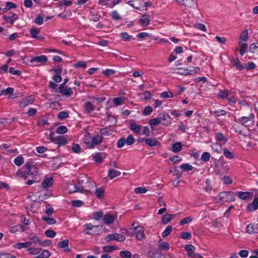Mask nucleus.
<instances>
[{"instance_id": "obj_9", "label": "nucleus", "mask_w": 258, "mask_h": 258, "mask_svg": "<svg viewBox=\"0 0 258 258\" xmlns=\"http://www.w3.org/2000/svg\"><path fill=\"white\" fill-rule=\"evenodd\" d=\"M215 138L220 146L225 145L228 141V139L221 132L216 134Z\"/></svg>"}, {"instance_id": "obj_47", "label": "nucleus", "mask_w": 258, "mask_h": 258, "mask_svg": "<svg viewBox=\"0 0 258 258\" xmlns=\"http://www.w3.org/2000/svg\"><path fill=\"white\" fill-rule=\"evenodd\" d=\"M120 255L122 258H131L132 257V253L129 251H121L120 252Z\"/></svg>"}, {"instance_id": "obj_49", "label": "nucleus", "mask_w": 258, "mask_h": 258, "mask_svg": "<svg viewBox=\"0 0 258 258\" xmlns=\"http://www.w3.org/2000/svg\"><path fill=\"white\" fill-rule=\"evenodd\" d=\"M180 167L183 171H189L193 169L192 166L188 163L183 164Z\"/></svg>"}, {"instance_id": "obj_58", "label": "nucleus", "mask_w": 258, "mask_h": 258, "mask_svg": "<svg viewBox=\"0 0 258 258\" xmlns=\"http://www.w3.org/2000/svg\"><path fill=\"white\" fill-rule=\"evenodd\" d=\"M2 90L3 92V95H11L14 92V89L12 87H8L7 89H3Z\"/></svg>"}, {"instance_id": "obj_27", "label": "nucleus", "mask_w": 258, "mask_h": 258, "mask_svg": "<svg viewBox=\"0 0 258 258\" xmlns=\"http://www.w3.org/2000/svg\"><path fill=\"white\" fill-rule=\"evenodd\" d=\"M42 219L49 225H53L56 223V221L54 218L47 217L46 215H43Z\"/></svg>"}, {"instance_id": "obj_26", "label": "nucleus", "mask_w": 258, "mask_h": 258, "mask_svg": "<svg viewBox=\"0 0 258 258\" xmlns=\"http://www.w3.org/2000/svg\"><path fill=\"white\" fill-rule=\"evenodd\" d=\"M236 195L240 199L242 200H246L250 197V193L248 191H239L236 193Z\"/></svg>"}, {"instance_id": "obj_51", "label": "nucleus", "mask_w": 258, "mask_h": 258, "mask_svg": "<svg viewBox=\"0 0 258 258\" xmlns=\"http://www.w3.org/2000/svg\"><path fill=\"white\" fill-rule=\"evenodd\" d=\"M211 155L208 152H205L203 153L201 156V160L203 161H208L210 160Z\"/></svg>"}, {"instance_id": "obj_42", "label": "nucleus", "mask_w": 258, "mask_h": 258, "mask_svg": "<svg viewBox=\"0 0 258 258\" xmlns=\"http://www.w3.org/2000/svg\"><path fill=\"white\" fill-rule=\"evenodd\" d=\"M223 154L228 159H232L234 158V154L233 152H230L228 149H224L223 150Z\"/></svg>"}, {"instance_id": "obj_36", "label": "nucleus", "mask_w": 258, "mask_h": 258, "mask_svg": "<svg viewBox=\"0 0 258 258\" xmlns=\"http://www.w3.org/2000/svg\"><path fill=\"white\" fill-rule=\"evenodd\" d=\"M30 32L32 38H37V35L39 33L40 30L37 28L33 27L30 29Z\"/></svg>"}, {"instance_id": "obj_38", "label": "nucleus", "mask_w": 258, "mask_h": 258, "mask_svg": "<svg viewBox=\"0 0 258 258\" xmlns=\"http://www.w3.org/2000/svg\"><path fill=\"white\" fill-rule=\"evenodd\" d=\"M172 227L171 225H168L165 230L162 232V236L164 238L167 237L172 232Z\"/></svg>"}, {"instance_id": "obj_25", "label": "nucleus", "mask_w": 258, "mask_h": 258, "mask_svg": "<svg viewBox=\"0 0 258 258\" xmlns=\"http://www.w3.org/2000/svg\"><path fill=\"white\" fill-rule=\"evenodd\" d=\"M183 5L190 8L195 9L197 8V4L196 0H186L185 3H183Z\"/></svg>"}, {"instance_id": "obj_37", "label": "nucleus", "mask_w": 258, "mask_h": 258, "mask_svg": "<svg viewBox=\"0 0 258 258\" xmlns=\"http://www.w3.org/2000/svg\"><path fill=\"white\" fill-rule=\"evenodd\" d=\"M161 122V117L154 118L150 119L149 123L151 125L156 126Z\"/></svg>"}, {"instance_id": "obj_13", "label": "nucleus", "mask_w": 258, "mask_h": 258, "mask_svg": "<svg viewBox=\"0 0 258 258\" xmlns=\"http://www.w3.org/2000/svg\"><path fill=\"white\" fill-rule=\"evenodd\" d=\"M142 140L145 141V143L150 147L160 145V143L157 141V139L155 138H143L142 139Z\"/></svg>"}, {"instance_id": "obj_32", "label": "nucleus", "mask_w": 258, "mask_h": 258, "mask_svg": "<svg viewBox=\"0 0 258 258\" xmlns=\"http://www.w3.org/2000/svg\"><path fill=\"white\" fill-rule=\"evenodd\" d=\"M125 99V98L123 97H116L113 99V102L116 106H119L122 104Z\"/></svg>"}, {"instance_id": "obj_56", "label": "nucleus", "mask_w": 258, "mask_h": 258, "mask_svg": "<svg viewBox=\"0 0 258 258\" xmlns=\"http://www.w3.org/2000/svg\"><path fill=\"white\" fill-rule=\"evenodd\" d=\"M67 128L66 126L61 125L57 128L56 132L59 134H63L67 132Z\"/></svg>"}, {"instance_id": "obj_62", "label": "nucleus", "mask_w": 258, "mask_h": 258, "mask_svg": "<svg viewBox=\"0 0 258 258\" xmlns=\"http://www.w3.org/2000/svg\"><path fill=\"white\" fill-rule=\"evenodd\" d=\"M126 139L124 138H120L117 142V146L118 148H121L126 144Z\"/></svg>"}, {"instance_id": "obj_4", "label": "nucleus", "mask_w": 258, "mask_h": 258, "mask_svg": "<svg viewBox=\"0 0 258 258\" xmlns=\"http://www.w3.org/2000/svg\"><path fill=\"white\" fill-rule=\"evenodd\" d=\"M136 238L140 240H142L145 238L144 229L142 226H137L134 227Z\"/></svg>"}, {"instance_id": "obj_1", "label": "nucleus", "mask_w": 258, "mask_h": 258, "mask_svg": "<svg viewBox=\"0 0 258 258\" xmlns=\"http://www.w3.org/2000/svg\"><path fill=\"white\" fill-rule=\"evenodd\" d=\"M39 172V168L36 163L32 161L27 162L21 168L17 170L16 173L18 177L25 179L31 176L34 177Z\"/></svg>"}, {"instance_id": "obj_40", "label": "nucleus", "mask_w": 258, "mask_h": 258, "mask_svg": "<svg viewBox=\"0 0 258 258\" xmlns=\"http://www.w3.org/2000/svg\"><path fill=\"white\" fill-rule=\"evenodd\" d=\"M41 248L39 247H29L28 250L29 251L30 254L36 255L38 254L41 251Z\"/></svg>"}, {"instance_id": "obj_57", "label": "nucleus", "mask_w": 258, "mask_h": 258, "mask_svg": "<svg viewBox=\"0 0 258 258\" xmlns=\"http://www.w3.org/2000/svg\"><path fill=\"white\" fill-rule=\"evenodd\" d=\"M111 16L112 19L118 20L121 19V17L118 13L116 11H113L111 13Z\"/></svg>"}, {"instance_id": "obj_11", "label": "nucleus", "mask_w": 258, "mask_h": 258, "mask_svg": "<svg viewBox=\"0 0 258 258\" xmlns=\"http://www.w3.org/2000/svg\"><path fill=\"white\" fill-rule=\"evenodd\" d=\"M53 183V178L52 177H46L41 183V186L44 189L50 187Z\"/></svg>"}, {"instance_id": "obj_34", "label": "nucleus", "mask_w": 258, "mask_h": 258, "mask_svg": "<svg viewBox=\"0 0 258 258\" xmlns=\"http://www.w3.org/2000/svg\"><path fill=\"white\" fill-rule=\"evenodd\" d=\"M67 141L66 139L60 136H57L56 141L55 143L59 146H63L67 144Z\"/></svg>"}, {"instance_id": "obj_55", "label": "nucleus", "mask_w": 258, "mask_h": 258, "mask_svg": "<svg viewBox=\"0 0 258 258\" xmlns=\"http://www.w3.org/2000/svg\"><path fill=\"white\" fill-rule=\"evenodd\" d=\"M215 116H223L226 114V112L223 110H218L214 111L212 113Z\"/></svg>"}, {"instance_id": "obj_24", "label": "nucleus", "mask_w": 258, "mask_h": 258, "mask_svg": "<svg viewBox=\"0 0 258 258\" xmlns=\"http://www.w3.org/2000/svg\"><path fill=\"white\" fill-rule=\"evenodd\" d=\"M120 171L114 169H109L108 172V176L111 179L120 175Z\"/></svg>"}, {"instance_id": "obj_48", "label": "nucleus", "mask_w": 258, "mask_h": 258, "mask_svg": "<svg viewBox=\"0 0 258 258\" xmlns=\"http://www.w3.org/2000/svg\"><path fill=\"white\" fill-rule=\"evenodd\" d=\"M24 163V159L22 156L17 157L14 160V163L17 166H20Z\"/></svg>"}, {"instance_id": "obj_59", "label": "nucleus", "mask_w": 258, "mask_h": 258, "mask_svg": "<svg viewBox=\"0 0 258 258\" xmlns=\"http://www.w3.org/2000/svg\"><path fill=\"white\" fill-rule=\"evenodd\" d=\"M69 116V114L67 111H61L60 112L58 115L57 117L59 119H63L67 118Z\"/></svg>"}, {"instance_id": "obj_46", "label": "nucleus", "mask_w": 258, "mask_h": 258, "mask_svg": "<svg viewBox=\"0 0 258 258\" xmlns=\"http://www.w3.org/2000/svg\"><path fill=\"white\" fill-rule=\"evenodd\" d=\"M173 95L171 92H163L160 94V97L162 98H172Z\"/></svg>"}, {"instance_id": "obj_52", "label": "nucleus", "mask_w": 258, "mask_h": 258, "mask_svg": "<svg viewBox=\"0 0 258 258\" xmlns=\"http://www.w3.org/2000/svg\"><path fill=\"white\" fill-rule=\"evenodd\" d=\"M45 235L47 237L52 238L56 235V232L52 230H47L45 232Z\"/></svg>"}, {"instance_id": "obj_35", "label": "nucleus", "mask_w": 258, "mask_h": 258, "mask_svg": "<svg viewBox=\"0 0 258 258\" xmlns=\"http://www.w3.org/2000/svg\"><path fill=\"white\" fill-rule=\"evenodd\" d=\"M95 194L98 198L102 199L104 195V189L103 188H96Z\"/></svg>"}, {"instance_id": "obj_16", "label": "nucleus", "mask_w": 258, "mask_h": 258, "mask_svg": "<svg viewBox=\"0 0 258 258\" xmlns=\"http://www.w3.org/2000/svg\"><path fill=\"white\" fill-rule=\"evenodd\" d=\"M84 226L86 228V229L88 230H92L94 228L95 229L93 231V233L89 232V231H86V234L88 235H93L95 233H96L98 232V230H97V229L99 227L98 225H93L91 223L86 224L84 225Z\"/></svg>"}, {"instance_id": "obj_8", "label": "nucleus", "mask_w": 258, "mask_h": 258, "mask_svg": "<svg viewBox=\"0 0 258 258\" xmlns=\"http://www.w3.org/2000/svg\"><path fill=\"white\" fill-rule=\"evenodd\" d=\"M246 230L248 234H258V224H249L246 226Z\"/></svg>"}, {"instance_id": "obj_61", "label": "nucleus", "mask_w": 258, "mask_h": 258, "mask_svg": "<svg viewBox=\"0 0 258 258\" xmlns=\"http://www.w3.org/2000/svg\"><path fill=\"white\" fill-rule=\"evenodd\" d=\"M115 73V71L111 69H106L103 71L102 74L104 76H110L113 75Z\"/></svg>"}, {"instance_id": "obj_17", "label": "nucleus", "mask_w": 258, "mask_h": 258, "mask_svg": "<svg viewBox=\"0 0 258 258\" xmlns=\"http://www.w3.org/2000/svg\"><path fill=\"white\" fill-rule=\"evenodd\" d=\"M254 114L252 113H250L247 116H242L239 119V122L243 125H245L248 121L252 120L254 118Z\"/></svg>"}, {"instance_id": "obj_33", "label": "nucleus", "mask_w": 258, "mask_h": 258, "mask_svg": "<svg viewBox=\"0 0 258 258\" xmlns=\"http://www.w3.org/2000/svg\"><path fill=\"white\" fill-rule=\"evenodd\" d=\"M182 149V144L181 142H177L172 145V151L178 152Z\"/></svg>"}, {"instance_id": "obj_44", "label": "nucleus", "mask_w": 258, "mask_h": 258, "mask_svg": "<svg viewBox=\"0 0 258 258\" xmlns=\"http://www.w3.org/2000/svg\"><path fill=\"white\" fill-rule=\"evenodd\" d=\"M193 219H194L193 217H192L191 216L184 218L180 221L179 224L180 225H183L184 224H186L187 223H188L191 222L192 221Z\"/></svg>"}, {"instance_id": "obj_14", "label": "nucleus", "mask_w": 258, "mask_h": 258, "mask_svg": "<svg viewBox=\"0 0 258 258\" xmlns=\"http://www.w3.org/2000/svg\"><path fill=\"white\" fill-rule=\"evenodd\" d=\"M106 157V155L104 153H96L93 155V160L97 163H102L104 159Z\"/></svg>"}, {"instance_id": "obj_30", "label": "nucleus", "mask_w": 258, "mask_h": 258, "mask_svg": "<svg viewBox=\"0 0 258 258\" xmlns=\"http://www.w3.org/2000/svg\"><path fill=\"white\" fill-rule=\"evenodd\" d=\"M85 110L87 113L93 111L95 109L94 106L90 102H87L85 103Z\"/></svg>"}, {"instance_id": "obj_50", "label": "nucleus", "mask_w": 258, "mask_h": 258, "mask_svg": "<svg viewBox=\"0 0 258 258\" xmlns=\"http://www.w3.org/2000/svg\"><path fill=\"white\" fill-rule=\"evenodd\" d=\"M218 95L220 98H226L228 96V91L227 90H220Z\"/></svg>"}, {"instance_id": "obj_43", "label": "nucleus", "mask_w": 258, "mask_h": 258, "mask_svg": "<svg viewBox=\"0 0 258 258\" xmlns=\"http://www.w3.org/2000/svg\"><path fill=\"white\" fill-rule=\"evenodd\" d=\"M213 150L216 153H220L222 151L221 146L217 143H213L211 145Z\"/></svg>"}, {"instance_id": "obj_6", "label": "nucleus", "mask_w": 258, "mask_h": 258, "mask_svg": "<svg viewBox=\"0 0 258 258\" xmlns=\"http://www.w3.org/2000/svg\"><path fill=\"white\" fill-rule=\"evenodd\" d=\"M34 98L32 96L24 98L19 101V106L21 108H24L26 106L32 104L34 102Z\"/></svg>"}, {"instance_id": "obj_45", "label": "nucleus", "mask_w": 258, "mask_h": 258, "mask_svg": "<svg viewBox=\"0 0 258 258\" xmlns=\"http://www.w3.org/2000/svg\"><path fill=\"white\" fill-rule=\"evenodd\" d=\"M103 216V213L102 211H97L93 213V218L97 220H100Z\"/></svg>"}, {"instance_id": "obj_21", "label": "nucleus", "mask_w": 258, "mask_h": 258, "mask_svg": "<svg viewBox=\"0 0 258 258\" xmlns=\"http://www.w3.org/2000/svg\"><path fill=\"white\" fill-rule=\"evenodd\" d=\"M102 140L103 137L101 135H97L92 138L91 143L93 145V148H94L96 145H99L102 142Z\"/></svg>"}, {"instance_id": "obj_63", "label": "nucleus", "mask_w": 258, "mask_h": 258, "mask_svg": "<svg viewBox=\"0 0 258 258\" xmlns=\"http://www.w3.org/2000/svg\"><path fill=\"white\" fill-rule=\"evenodd\" d=\"M134 191L136 194H144L147 191V189L143 187H137L134 189Z\"/></svg>"}, {"instance_id": "obj_12", "label": "nucleus", "mask_w": 258, "mask_h": 258, "mask_svg": "<svg viewBox=\"0 0 258 258\" xmlns=\"http://www.w3.org/2000/svg\"><path fill=\"white\" fill-rule=\"evenodd\" d=\"M92 140V138L91 134L89 133H86L85 135L84 143L88 148L93 149V145L91 143Z\"/></svg>"}, {"instance_id": "obj_7", "label": "nucleus", "mask_w": 258, "mask_h": 258, "mask_svg": "<svg viewBox=\"0 0 258 258\" xmlns=\"http://www.w3.org/2000/svg\"><path fill=\"white\" fill-rule=\"evenodd\" d=\"M116 218L117 216L116 215L106 214L104 215L103 221L105 224L109 225L113 223Z\"/></svg>"}, {"instance_id": "obj_19", "label": "nucleus", "mask_w": 258, "mask_h": 258, "mask_svg": "<svg viewBox=\"0 0 258 258\" xmlns=\"http://www.w3.org/2000/svg\"><path fill=\"white\" fill-rule=\"evenodd\" d=\"M69 239H65L63 241L59 242L58 243V246L59 248H63L65 251H70V249L69 248Z\"/></svg>"}, {"instance_id": "obj_53", "label": "nucleus", "mask_w": 258, "mask_h": 258, "mask_svg": "<svg viewBox=\"0 0 258 258\" xmlns=\"http://www.w3.org/2000/svg\"><path fill=\"white\" fill-rule=\"evenodd\" d=\"M159 248L164 250H167L170 248L169 244L167 242H163L159 244Z\"/></svg>"}, {"instance_id": "obj_29", "label": "nucleus", "mask_w": 258, "mask_h": 258, "mask_svg": "<svg viewBox=\"0 0 258 258\" xmlns=\"http://www.w3.org/2000/svg\"><path fill=\"white\" fill-rule=\"evenodd\" d=\"M28 242L31 243V245L33 243L35 244L36 246L42 245V243L40 241L39 238L36 236H33L32 237H30V241Z\"/></svg>"}, {"instance_id": "obj_22", "label": "nucleus", "mask_w": 258, "mask_h": 258, "mask_svg": "<svg viewBox=\"0 0 258 258\" xmlns=\"http://www.w3.org/2000/svg\"><path fill=\"white\" fill-rule=\"evenodd\" d=\"M195 248V247L192 244H187L185 245L184 249L187 251V256L188 257L192 256Z\"/></svg>"}, {"instance_id": "obj_64", "label": "nucleus", "mask_w": 258, "mask_h": 258, "mask_svg": "<svg viewBox=\"0 0 258 258\" xmlns=\"http://www.w3.org/2000/svg\"><path fill=\"white\" fill-rule=\"evenodd\" d=\"M9 72L10 74L14 75L20 76L21 74V72L20 71L16 70L13 67H11L10 68Z\"/></svg>"}, {"instance_id": "obj_41", "label": "nucleus", "mask_w": 258, "mask_h": 258, "mask_svg": "<svg viewBox=\"0 0 258 258\" xmlns=\"http://www.w3.org/2000/svg\"><path fill=\"white\" fill-rule=\"evenodd\" d=\"M118 249V247L115 246H105L103 247V250L104 252H110L114 250Z\"/></svg>"}, {"instance_id": "obj_28", "label": "nucleus", "mask_w": 258, "mask_h": 258, "mask_svg": "<svg viewBox=\"0 0 258 258\" xmlns=\"http://www.w3.org/2000/svg\"><path fill=\"white\" fill-rule=\"evenodd\" d=\"M142 0H135L134 1H129L127 3L134 8L139 10L140 9V3Z\"/></svg>"}, {"instance_id": "obj_15", "label": "nucleus", "mask_w": 258, "mask_h": 258, "mask_svg": "<svg viewBox=\"0 0 258 258\" xmlns=\"http://www.w3.org/2000/svg\"><path fill=\"white\" fill-rule=\"evenodd\" d=\"M178 214H179V213L176 214H165L162 217V221L163 224H166L169 222L173 218L176 217V216Z\"/></svg>"}, {"instance_id": "obj_39", "label": "nucleus", "mask_w": 258, "mask_h": 258, "mask_svg": "<svg viewBox=\"0 0 258 258\" xmlns=\"http://www.w3.org/2000/svg\"><path fill=\"white\" fill-rule=\"evenodd\" d=\"M50 255V252L47 250H44L37 256L34 258H48Z\"/></svg>"}, {"instance_id": "obj_23", "label": "nucleus", "mask_w": 258, "mask_h": 258, "mask_svg": "<svg viewBox=\"0 0 258 258\" xmlns=\"http://www.w3.org/2000/svg\"><path fill=\"white\" fill-rule=\"evenodd\" d=\"M31 246V243L27 242H18L15 244L14 247L17 249H22L24 248H28Z\"/></svg>"}, {"instance_id": "obj_5", "label": "nucleus", "mask_w": 258, "mask_h": 258, "mask_svg": "<svg viewBox=\"0 0 258 258\" xmlns=\"http://www.w3.org/2000/svg\"><path fill=\"white\" fill-rule=\"evenodd\" d=\"M58 92L63 95L70 96L73 93V91L72 89L71 88H68L66 85H64V83L61 84L58 88Z\"/></svg>"}, {"instance_id": "obj_18", "label": "nucleus", "mask_w": 258, "mask_h": 258, "mask_svg": "<svg viewBox=\"0 0 258 258\" xmlns=\"http://www.w3.org/2000/svg\"><path fill=\"white\" fill-rule=\"evenodd\" d=\"M247 208L249 211H253L257 210L258 209V198H254L252 203L249 204Z\"/></svg>"}, {"instance_id": "obj_60", "label": "nucleus", "mask_w": 258, "mask_h": 258, "mask_svg": "<svg viewBox=\"0 0 258 258\" xmlns=\"http://www.w3.org/2000/svg\"><path fill=\"white\" fill-rule=\"evenodd\" d=\"M181 237L183 239H190L191 237V234L189 232H183L181 233Z\"/></svg>"}, {"instance_id": "obj_10", "label": "nucleus", "mask_w": 258, "mask_h": 258, "mask_svg": "<svg viewBox=\"0 0 258 258\" xmlns=\"http://www.w3.org/2000/svg\"><path fill=\"white\" fill-rule=\"evenodd\" d=\"M47 61V57L45 55H40L38 56L33 57L30 60L31 62L41 64L46 62Z\"/></svg>"}, {"instance_id": "obj_31", "label": "nucleus", "mask_w": 258, "mask_h": 258, "mask_svg": "<svg viewBox=\"0 0 258 258\" xmlns=\"http://www.w3.org/2000/svg\"><path fill=\"white\" fill-rule=\"evenodd\" d=\"M142 127V126L141 125L137 124L136 123H132L131 125L130 128L134 133H140L141 131Z\"/></svg>"}, {"instance_id": "obj_20", "label": "nucleus", "mask_w": 258, "mask_h": 258, "mask_svg": "<svg viewBox=\"0 0 258 258\" xmlns=\"http://www.w3.org/2000/svg\"><path fill=\"white\" fill-rule=\"evenodd\" d=\"M150 16L144 15L140 19V23L143 26H147L149 24Z\"/></svg>"}, {"instance_id": "obj_2", "label": "nucleus", "mask_w": 258, "mask_h": 258, "mask_svg": "<svg viewBox=\"0 0 258 258\" xmlns=\"http://www.w3.org/2000/svg\"><path fill=\"white\" fill-rule=\"evenodd\" d=\"M219 197V200L221 202H230L235 200V195L232 191H224L221 192Z\"/></svg>"}, {"instance_id": "obj_54", "label": "nucleus", "mask_w": 258, "mask_h": 258, "mask_svg": "<svg viewBox=\"0 0 258 258\" xmlns=\"http://www.w3.org/2000/svg\"><path fill=\"white\" fill-rule=\"evenodd\" d=\"M121 38L124 41H130L132 38V36L130 35L126 32H122L120 34Z\"/></svg>"}, {"instance_id": "obj_3", "label": "nucleus", "mask_w": 258, "mask_h": 258, "mask_svg": "<svg viewBox=\"0 0 258 258\" xmlns=\"http://www.w3.org/2000/svg\"><path fill=\"white\" fill-rule=\"evenodd\" d=\"M106 239L107 242H109L113 240L119 242H122L125 240V237L122 234L114 233L108 235L106 237Z\"/></svg>"}]
</instances>
